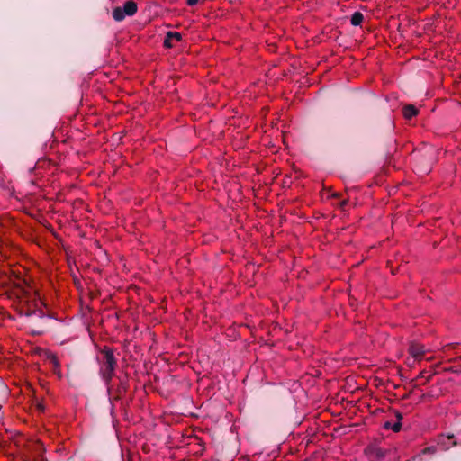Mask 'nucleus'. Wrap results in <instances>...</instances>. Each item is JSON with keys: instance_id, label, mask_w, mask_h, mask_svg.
<instances>
[{"instance_id": "nucleus-1", "label": "nucleus", "mask_w": 461, "mask_h": 461, "mask_svg": "<svg viewBox=\"0 0 461 461\" xmlns=\"http://www.w3.org/2000/svg\"><path fill=\"white\" fill-rule=\"evenodd\" d=\"M100 353L103 355V358L100 360L99 375L106 384L107 391L110 393V384L114 376L117 359L115 358L113 349L109 347H104Z\"/></svg>"}, {"instance_id": "nucleus-2", "label": "nucleus", "mask_w": 461, "mask_h": 461, "mask_svg": "<svg viewBox=\"0 0 461 461\" xmlns=\"http://www.w3.org/2000/svg\"><path fill=\"white\" fill-rule=\"evenodd\" d=\"M453 440H455V435L454 434H452V433H449L447 435L441 434V435H438V438H437V444L438 445V447L442 450L447 451L450 447H453L451 445V442Z\"/></svg>"}, {"instance_id": "nucleus-3", "label": "nucleus", "mask_w": 461, "mask_h": 461, "mask_svg": "<svg viewBox=\"0 0 461 461\" xmlns=\"http://www.w3.org/2000/svg\"><path fill=\"white\" fill-rule=\"evenodd\" d=\"M409 353L415 359H421L425 354V347L421 344L411 342L409 347Z\"/></svg>"}, {"instance_id": "nucleus-4", "label": "nucleus", "mask_w": 461, "mask_h": 461, "mask_svg": "<svg viewBox=\"0 0 461 461\" xmlns=\"http://www.w3.org/2000/svg\"><path fill=\"white\" fill-rule=\"evenodd\" d=\"M122 10L126 15L132 16L137 13L138 6L133 0H128L124 3Z\"/></svg>"}, {"instance_id": "nucleus-5", "label": "nucleus", "mask_w": 461, "mask_h": 461, "mask_svg": "<svg viewBox=\"0 0 461 461\" xmlns=\"http://www.w3.org/2000/svg\"><path fill=\"white\" fill-rule=\"evenodd\" d=\"M418 112V109L413 104H407L402 108V113L406 119H411L416 116Z\"/></svg>"}, {"instance_id": "nucleus-6", "label": "nucleus", "mask_w": 461, "mask_h": 461, "mask_svg": "<svg viewBox=\"0 0 461 461\" xmlns=\"http://www.w3.org/2000/svg\"><path fill=\"white\" fill-rule=\"evenodd\" d=\"M364 20V15L360 12H355L350 18V23L353 26H358Z\"/></svg>"}, {"instance_id": "nucleus-7", "label": "nucleus", "mask_w": 461, "mask_h": 461, "mask_svg": "<svg viewBox=\"0 0 461 461\" xmlns=\"http://www.w3.org/2000/svg\"><path fill=\"white\" fill-rule=\"evenodd\" d=\"M126 14H124L122 7H115L113 11V17L115 21L121 22L125 18Z\"/></svg>"}, {"instance_id": "nucleus-8", "label": "nucleus", "mask_w": 461, "mask_h": 461, "mask_svg": "<svg viewBox=\"0 0 461 461\" xmlns=\"http://www.w3.org/2000/svg\"><path fill=\"white\" fill-rule=\"evenodd\" d=\"M47 359L50 361V364H52V366L55 369H59L60 367L59 361L58 357H56V355L49 352V353H47Z\"/></svg>"}, {"instance_id": "nucleus-9", "label": "nucleus", "mask_w": 461, "mask_h": 461, "mask_svg": "<svg viewBox=\"0 0 461 461\" xmlns=\"http://www.w3.org/2000/svg\"><path fill=\"white\" fill-rule=\"evenodd\" d=\"M168 38H172V40H176L177 41H181L182 36L179 32H169Z\"/></svg>"}, {"instance_id": "nucleus-10", "label": "nucleus", "mask_w": 461, "mask_h": 461, "mask_svg": "<svg viewBox=\"0 0 461 461\" xmlns=\"http://www.w3.org/2000/svg\"><path fill=\"white\" fill-rule=\"evenodd\" d=\"M437 452V447H425L423 450H422V453L424 455L426 454H435Z\"/></svg>"}, {"instance_id": "nucleus-11", "label": "nucleus", "mask_w": 461, "mask_h": 461, "mask_svg": "<svg viewBox=\"0 0 461 461\" xmlns=\"http://www.w3.org/2000/svg\"><path fill=\"white\" fill-rule=\"evenodd\" d=\"M163 44L166 48H171L173 46L172 38H168V33L167 34Z\"/></svg>"}, {"instance_id": "nucleus-12", "label": "nucleus", "mask_w": 461, "mask_h": 461, "mask_svg": "<svg viewBox=\"0 0 461 461\" xmlns=\"http://www.w3.org/2000/svg\"><path fill=\"white\" fill-rule=\"evenodd\" d=\"M127 391V383L124 381L120 382V385L117 389V392H126Z\"/></svg>"}, {"instance_id": "nucleus-13", "label": "nucleus", "mask_w": 461, "mask_h": 461, "mask_svg": "<svg viewBox=\"0 0 461 461\" xmlns=\"http://www.w3.org/2000/svg\"><path fill=\"white\" fill-rule=\"evenodd\" d=\"M402 429V423L399 421H396L394 424L392 425V430L394 432H399Z\"/></svg>"}, {"instance_id": "nucleus-14", "label": "nucleus", "mask_w": 461, "mask_h": 461, "mask_svg": "<svg viewBox=\"0 0 461 461\" xmlns=\"http://www.w3.org/2000/svg\"><path fill=\"white\" fill-rule=\"evenodd\" d=\"M451 445L452 446H461V433L458 434V438H455V440H453L451 442Z\"/></svg>"}, {"instance_id": "nucleus-15", "label": "nucleus", "mask_w": 461, "mask_h": 461, "mask_svg": "<svg viewBox=\"0 0 461 461\" xmlns=\"http://www.w3.org/2000/svg\"><path fill=\"white\" fill-rule=\"evenodd\" d=\"M36 313H37V312H36V311H34V310H30V309H28L27 311H25V312H24V315H25L26 317H33V316H34V314H36Z\"/></svg>"}, {"instance_id": "nucleus-16", "label": "nucleus", "mask_w": 461, "mask_h": 461, "mask_svg": "<svg viewBox=\"0 0 461 461\" xmlns=\"http://www.w3.org/2000/svg\"><path fill=\"white\" fill-rule=\"evenodd\" d=\"M425 373H426L425 371H421V372L420 373V375H419V376H418V377H419V378H426V382H429V381L431 379L432 375H428V376L426 377Z\"/></svg>"}, {"instance_id": "nucleus-17", "label": "nucleus", "mask_w": 461, "mask_h": 461, "mask_svg": "<svg viewBox=\"0 0 461 461\" xmlns=\"http://www.w3.org/2000/svg\"><path fill=\"white\" fill-rule=\"evenodd\" d=\"M35 311L37 312V313L34 314V316H37L40 319H42L45 317V313L41 309H36Z\"/></svg>"}, {"instance_id": "nucleus-18", "label": "nucleus", "mask_w": 461, "mask_h": 461, "mask_svg": "<svg viewBox=\"0 0 461 461\" xmlns=\"http://www.w3.org/2000/svg\"><path fill=\"white\" fill-rule=\"evenodd\" d=\"M394 416L397 419V421L401 422L402 420V414L400 411H394Z\"/></svg>"}, {"instance_id": "nucleus-19", "label": "nucleus", "mask_w": 461, "mask_h": 461, "mask_svg": "<svg viewBox=\"0 0 461 461\" xmlns=\"http://www.w3.org/2000/svg\"><path fill=\"white\" fill-rule=\"evenodd\" d=\"M200 0H186V3L188 5H196Z\"/></svg>"}, {"instance_id": "nucleus-20", "label": "nucleus", "mask_w": 461, "mask_h": 461, "mask_svg": "<svg viewBox=\"0 0 461 461\" xmlns=\"http://www.w3.org/2000/svg\"><path fill=\"white\" fill-rule=\"evenodd\" d=\"M392 423L390 421H386L384 424V428L386 429H392Z\"/></svg>"}, {"instance_id": "nucleus-21", "label": "nucleus", "mask_w": 461, "mask_h": 461, "mask_svg": "<svg viewBox=\"0 0 461 461\" xmlns=\"http://www.w3.org/2000/svg\"><path fill=\"white\" fill-rule=\"evenodd\" d=\"M348 203V200H343L340 202V207L344 208V206Z\"/></svg>"}, {"instance_id": "nucleus-22", "label": "nucleus", "mask_w": 461, "mask_h": 461, "mask_svg": "<svg viewBox=\"0 0 461 461\" xmlns=\"http://www.w3.org/2000/svg\"><path fill=\"white\" fill-rule=\"evenodd\" d=\"M331 196H332V197H336V198H337V197H339V194L338 193H334V194H332V195H331Z\"/></svg>"}]
</instances>
